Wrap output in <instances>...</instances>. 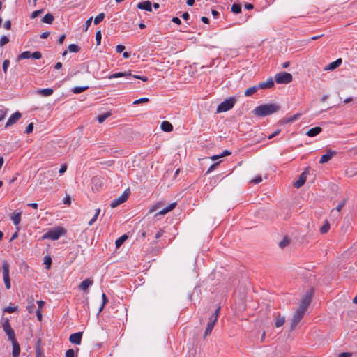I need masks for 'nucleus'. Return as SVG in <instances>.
Returning a JSON list of instances; mask_svg holds the SVG:
<instances>
[{
	"label": "nucleus",
	"instance_id": "nucleus-41",
	"mask_svg": "<svg viewBox=\"0 0 357 357\" xmlns=\"http://www.w3.org/2000/svg\"><path fill=\"white\" fill-rule=\"evenodd\" d=\"M346 204V199H343L339 204H337V207L335 208V210L340 213V211L342 210V208L345 206Z\"/></svg>",
	"mask_w": 357,
	"mask_h": 357
},
{
	"label": "nucleus",
	"instance_id": "nucleus-31",
	"mask_svg": "<svg viewBox=\"0 0 357 357\" xmlns=\"http://www.w3.org/2000/svg\"><path fill=\"white\" fill-rule=\"evenodd\" d=\"M89 89V86H75L74 87L73 89H72V91L74 93H80L84 91H86V89Z\"/></svg>",
	"mask_w": 357,
	"mask_h": 357
},
{
	"label": "nucleus",
	"instance_id": "nucleus-37",
	"mask_svg": "<svg viewBox=\"0 0 357 357\" xmlns=\"http://www.w3.org/2000/svg\"><path fill=\"white\" fill-rule=\"evenodd\" d=\"M231 11L234 13H239L241 11V6L240 4H233L231 6Z\"/></svg>",
	"mask_w": 357,
	"mask_h": 357
},
{
	"label": "nucleus",
	"instance_id": "nucleus-29",
	"mask_svg": "<svg viewBox=\"0 0 357 357\" xmlns=\"http://www.w3.org/2000/svg\"><path fill=\"white\" fill-rule=\"evenodd\" d=\"M30 57H31V52L29 51H25L18 56L17 60L20 61L22 59H29Z\"/></svg>",
	"mask_w": 357,
	"mask_h": 357
},
{
	"label": "nucleus",
	"instance_id": "nucleus-62",
	"mask_svg": "<svg viewBox=\"0 0 357 357\" xmlns=\"http://www.w3.org/2000/svg\"><path fill=\"white\" fill-rule=\"evenodd\" d=\"M280 132V130H277L276 131H275L273 133H272L269 137H268V139H272L273 137H274L275 136L278 135L279 133Z\"/></svg>",
	"mask_w": 357,
	"mask_h": 357
},
{
	"label": "nucleus",
	"instance_id": "nucleus-42",
	"mask_svg": "<svg viewBox=\"0 0 357 357\" xmlns=\"http://www.w3.org/2000/svg\"><path fill=\"white\" fill-rule=\"evenodd\" d=\"M101 39H102V34L101 31H98L96 33V45H99L101 43Z\"/></svg>",
	"mask_w": 357,
	"mask_h": 357
},
{
	"label": "nucleus",
	"instance_id": "nucleus-8",
	"mask_svg": "<svg viewBox=\"0 0 357 357\" xmlns=\"http://www.w3.org/2000/svg\"><path fill=\"white\" fill-rule=\"evenodd\" d=\"M130 194V190L129 189L126 190L121 196H119L118 198L114 199L112 202L110 206L112 208H114L117 207L118 206H119L120 204H121L122 203L125 202L127 200V199L128 198Z\"/></svg>",
	"mask_w": 357,
	"mask_h": 357
},
{
	"label": "nucleus",
	"instance_id": "nucleus-55",
	"mask_svg": "<svg viewBox=\"0 0 357 357\" xmlns=\"http://www.w3.org/2000/svg\"><path fill=\"white\" fill-rule=\"evenodd\" d=\"M211 14L215 20L218 19L220 15V13L218 10H212Z\"/></svg>",
	"mask_w": 357,
	"mask_h": 357
},
{
	"label": "nucleus",
	"instance_id": "nucleus-56",
	"mask_svg": "<svg viewBox=\"0 0 357 357\" xmlns=\"http://www.w3.org/2000/svg\"><path fill=\"white\" fill-rule=\"evenodd\" d=\"M125 50V46L123 45H118L116 47V50L118 53H121Z\"/></svg>",
	"mask_w": 357,
	"mask_h": 357
},
{
	"label": "nucleus",
	"instance_id": "nucleus-46",
	"mask_svg": "<svg viewBox=\"0 0 357 357\" xmlns=\"http://www.w3.org/2000/svg\"><path fill=\"white\" fill-rule=\"evenodd\" d=\"M104 18H105V14L100 13L95 17L93 22H101L104 20Z\"/></svg>",
	"mask_w": 357,
	"mask_h": 357
},
{
	"label": "nucleus",
	"instance_id": "nucleus-1",
	"mask_svg": "<svg viewBox=\"0 0 357 357\" xmlns=\"http://www.w3.org/2000/svg\"><path fill=\"white\" fill-rule=\"evenodd\" d=\"M311 301L312 293L310 291H307L301 299L297 310L292 315L290 326L291 331H293L301 321V320L303 318Z\"/></svg>",
	"mask_w": 357,
	"mask_h": 357
},
{
	"label": "nucleus",
	"instance_id": "nucleus-2",
	"mask_svg": "<svg viewBox=\"0 0 357 357\" xmlns=\"http://www.w3.org/2000/svg\"><path fill=\"white\" fill-rule=\"evenodd\" d=\"M280 107L275 103L261 105L255 108L253 114L257 116H266L278 112Z\"/></svg>",
	"mask_w": 357,
	"mask_h": 357
},
{
	"label": "nucleus",
	"instance_id": "nucleus-22",
	"mask_svg": "<svg viewBox=\"0 0 357 357\" xmlns=\"http://www.w3.org/2000/svg\"><path fill=\"white\" fill-rule=\"evenodd\" d=\"M321 130H322L321 128L318 127V126L314 127V128L310 129L307 131V135L309 137H314V136H317V135H319L321 132Z\"/></svg>",
	"mask_w": 357,
	"mask_h": 357
},
{
	"label": "nucleus",
	"instance_id": "nucleus-25",
	"mask_svg": "<svg viewBox=\"0 0 357 357\" xmlns=\"http://www.w3.org/2000/svg\"><path fill=\"white\" fill-rule=\"evenodd\" d=\"M258 89H259V88H258L257 85L252 86L251 87L248 88L245 91L244 94H245V96H251L252 95L255 93L257 91Z\"/></svg>",
	"mask_w": 357,
	"mask_h": 357
},
{
	"label": "nucleus",
	"instance_id": "nucleus-58",
	"mask_svg": "<svg viewBox=\"0 0 357 357\" xmlns=\"http://www.w3.org/2000/svg\"><path fill=\"white\" fill-rule=\"evenodd\" d=\"M352 354L350 352H342L338 355V357H351Z\"/></svg>",
	"mask_w": 357,
	"mask_h": 357
},
{
	"label": "nucleus",
	"instance_id": "nucleus-16",
	"mask_svg": "<svg viewBox=\"0 0 357 357\" xmlns=\"http://www.w3.org/2000/svg\"><path fill=\"white\" fill-rule=\"evenodd\" d=\"M93 283V281L89 278L82 281L79 285V289L82 291H85Z\"/></svg>",
	"mask_w": 357,
	"mask_h": 357
},
{
	"label": "nucleus",
	"instance_id": "nucleus-49",
	"mask_svg": "<svg viewBox=\"0 0 357 357\" xmlns=\"http://www.w3.org/2000/svg\"><path fill=\"white\" fill-rule=\"evenodd\" d=\"M31 57L35 59H39L42 57V54L40 52L36 51L31 54Z\"/></svg>",
	"mask_w": 357,
	"mask_h": 357
},
{
	"label": "nucleus",
	"instance_id": "nucleus-7",
	"mask_svg": "<svg viewBox=\"0 0 357 357\" xmlns=\"http://www.w3.org/2000/svg\"><path fill=\"white\" fill-rule=\"evenodd\" d=\"M292 79L291 74L287 72H281L275 75V80L278 84H289Z\"/></svg>",
	"mask_w": 357,
	"mask_h": 357
},
{
	"label": "nucleus",
	"instance_id": "nucleus-19",
	"mask_svg": "<svg viewBox=\"0 0 357 357\" xmlns=\"http://www.w3.org/2000/svg\"><path fill=\"white\" fill-rule=\"evenodd\" d=\"M285 322V318L284 316H282L280 314H278L275 317V326L279 328L282 326Z\"/></svg>",
	"mask_w": 357,
	"mask_h": 357
},
{
	"label": "nucleus",
	"instance_id": "nucleus-39",
	"mask_svg": "<svg viewBox=\"0 0 357 357\" xmlns=\"http://www.w3.org/2000/svg\"><path fill=\"white\" fill-rule=\"evenodd\" d=\"M100 213V208L96 209V212L95 215H93V218H91V220L89 222V225H92L96 221Z\"/></svg>",
	"mask_w": 357,
	"mask_h": 357
},
{
	"label": "nucleus",
	"instance_id": "nucleus-4",
	"mask_svg": "<svg viewBox=\"0 0 357 357\" xmlns=\"http://www.w3.org/2000/svg\"><path fill=\"white\" fill-rule=\"evenodd\" d=\"M220 306H219L215 311V312L211 315V317L209 318V321L207 324L206 328L205 330L204 334V338L206 337L207 336L210 335L213 328L214 327V325L215 322L217 321L220 311Z\"/></svg>",
	"mask_w": 357,
	"mask_h": 357
},
{
	"label": "nucleus",
	"instance_id": "nucleus-50",
	"mask_svg": "<svg viewBox=\"0 0 357 357\" xmlns=\"http://www.w3.org/2000/svg\"><path fill=\"white\" fill-rule=\"evenodd\" d=\"M261 181H262L261 176H257L251 181V183H254V184H258V183H261Z\"/></svg>",
	"mask_w": 357,
	"mask_h": 357
},
{
	"label": "nucleus",
	"instance_id": "nucleus-61",
	"mask_svg": "<svg viewBox=\"0 0 357 357\" xmlns=\"http://www.w3.org/2000/svg\"><path fill=\"white\" fill-rule=\"evenodd\" d=\"M50 33L49 31L43 32L40 35V38H43V39L47 38L50 36Z\"/></svg>",
	"mask_w": 357,
	"mask_h": 357
},
{
	"label": "nucleus",
	"instance_id": "nucleus-43",
	"mask_svg": "<svg viewBox=\"0 0 357 357\" xmlns=\"http://www.w3.org/2000/svg\"><path fill=\"white\" fill-rule=\"evenodd\" d=\"M8 42H9V38L6 36H3L0 39V47H3L6 44H7Z\"/></svg>",
	"mask_w": 357,
	"mask_h": 357
},
{
	"label": "nucleus",
	"instance_id": "nucleus-57",
	"mask_svg": "<svg viewBox=\"0 0 357 357\" xmlns=\"http://www.w3.org/2000/svg\"><path fill=\"white\" fill-rule=\"evenodd\" d=\"M133 77L138 79H141L143 82H147L149 80L148 77L146 76H139V75H133Z\"/></svg>",
	"mask_w": 357,
	"mask_h": 357
},
{
	"label": "nucleus",
	"instance_id": "nucleus-12",
	"mask_svg": "<svg viewBox=\"0 0 357 357\" xmlns=\"http://www.w3.org/2000/svg\"><path fill=\"white\" fill-rule=\"evenodd\" d=\"M82 332H77L75 333L70 335L69 337V341L71 343L75 344H80L82 341Z\"/></svg>",
	"mask_w": 357,
	"mask_h": 357
},
{
	"label": "nucleus",
	"instance_id": "nucleus-5",
	"mask_svg": "<svg viewBox=\"0 0 357 357\" xmlns=\"http://www.w3.org/2000/svg\"><path fill=\"white\" fill-rule=\"evenodd\" d=\"M236 102V99L233 97L225 100L218 106L216 111L217 113L225 112L229 111V109L234 107Z\"/></svg>",
	"mask_w": 357,
	"mask_h": 357
},
{
	"label": "nucleus",
	"instance_id": "nucleus-60",
	"mask_svg": "<svg viewBox=\"0 0 357 357\" xmlns=\"http://www.w3.org/2000/svg\"><path fill=\"white\" fill-rule=\"evenodd\" d=\"M66 169H67V165H63L60 167L59 172L61 174H63L66 171Z\"/></svg>",
	"mask_w": 357,
	"mask_h": 357
},
{
	"label": "nucleus",
	"instance_id": "nucleus-52",
	"mask_svg": "<svg viewBox=\"0 0 357 357\" xmlns=\"http://www.w3.org/2000/svg\"><path fill=\"white\" fill-rule=\"evenodd\" d=\"M331 216L334 219H337L340 217V214L335 209H332L331 211Z\"/></svg>",
	"mask_w": 357,
	"mask_h": 357
},
{
	"label": "nucleus",
	"instance_id": "nucleus-45",
	"mask_svg": "<svg viewBox=\"0 0 357 357\" xmlns=\"http://www.w3.org/2000/svg\"><path fill=\"white\" fill-rule=\"evenodd\" d=\"M149 101V100L148 98H139V99H137V100H135L133 102V104L134 105H138V104H140V103L147 102Z\"/></svg>",
	"mask_w": 357,
	"mask_h": 357
},
{
	"label": "nucleus",
	"instance_id": "nucleus-11",
	"mask_svg": "<svg viewBox=\"0 0 357 357\" xmlns=\"http://www.w3.org/2000/svg\"><path fill=\"white\" fill-rule=\"evenodd\" d=\"M22 117V114L20 112H16L13 114L8 119L6 127H9L15 123Z\"/></svg>",
	"mask_w": 357,
	"mask_h": 357
},
{
	"label": "nucleus",
	"instance_id": "nucleus-9",
	"mask_svg": "<svg viewBox=\"0 0 357 357\" xmlns=\"http://www.w3.org/2000/svg\"><path fill=\"white\" fill-rule=\"evenodd\" d=\"M3 328L4 332L7 335L9 340L11 341L13 340H16L15 337V331L12 328L8 319H6L4 321V322L3 324Z\"/></svg>",
	"mask_w": 357,
	"mask_h": 357
},
{
	"label": "nucleus",
	"instance_id": "nucleus-20",
	"mask_svg": "<svg viewBox=\"0 0 357 357\" xmlns=\"http://www.w3.org/2000/svg\"><path fill=\"white\" fill-rule=\"evenodd\" d=\"M131 76H132V75H131L130 72H124V73L119 72V73H114V74L109 75L108 77V78L109 79H112L114 78H119V77H131Z\"/></svg>",
	"mask_w": 357,
	"mask_h": 357
},
{
	"label": "nucleus",
	"instance_id": "nucleus-6",
	"mask_svg": "<svg viewBox=\"0 0 357 357\" xmlns=\"http://www.w3.org/2000/svg\"><path fill=\"white\" fill-rule=\"evenodd\" d=\"M2 269H3V278L5 286L7 289L10 288V279L9 276V271H10V265L7 261L4 260L2 262Z\"/></svg>",
	"mask_w": 357,
	"mask_h": 357
},
{
	"label": "nucleus",
	"instance_id": "nucleus-36",
	"mask_svg": "<svg viewBox=\"0 0 357 357\" xmlns=\"http://www.w3.org/2000/svg\"><path fill=\"white\" fill-rule=\"evenodd\" d=\"M17 306H8L3 309V312L13 313L17 310Z\"/></svg>",
	"mask_w": 357,
	"mask_h": 357
},
{
	"label": "nucleus",
	"instance_id": "nucleus-10",
	"mask_svg": "<svg viewBox=\"0 0 357 357\" xmlns=\"http://www.w3.org/2000/svg\"><path fill=\"white\" fill-rule=\"evenodd\" d=\"M335 151L327 150L326 153L323 155L319 160L320 164H324L329 161L333 156L336 155Z\"/></svg>",
	"mask_w": 357,
	"mask_h": 357
},
{
	"label": "nucleus",
	"instance_id": "nucleus-54",
	"mask_svg": "<svg viewBox=\"0 0 357 357\" xmlns=\"http://www.w3.org/2000/svg\"><path fill=\"white\" fill-rule=\"evenodd\" d=\"M7 115V109H0V121H2Z\"/></svg>",
	"mask_w": 357,
	"mask_h": 357
},
{
	"label": "nucleus",
	"instance_id": "nucleus-64",
	"mask_svg": "<svg viewBox=\"0 0 357 357\" xmlns=\"http://www.w3.org/2000/svg\"><path fill=\"white\" fill-rule=\"evenodd\" d=\"M36 315H37L38 319L39 321H41V319H42V312H41L40 310H38L36 311Z\"/></svg>",
	"mask_w": 357,
	"mask_h": 357
},
{
	"label": "nucleus",
	"instance_id": "nucleus-47",
	"mask_svg": "<svg viewBox=\"0 0 357 357\" xmlns=\"http://www.w3.org/2000/svg\"><path fill=\"white\" fill-rule=\"evenodd\" d=\"M9 64H10V61L8 59H6L3 63V66H2V68H3V70L5 73H6L7 72V69L9 66Z\"/></svg>",
	"mask_w": 357,
	"mask_h": 357
},
{
	"label": "nucleus",
	"instance_id": "nucleus-21",
	"mask_svg": "<svg viewBox=\"0 0 357 357\" xmlns=\"http://www.w3.org/2000/svg\"><path fill=\"white\" fill-rule=\"evenodd\" d=\"M161 129L165 132H171L173 130V126L167 121H164L161 123Z\"/></svg>",
	"mask_w": 357,
	"mask_h": 357
},
{
	"label": "nucleus",
	"instance_id": "nucleus-18",
	"mask_svg": "<svg viewBox=\"0 0 357 357\" xmlns=\"http://www.w3.org/2000/svg\"><path fill=\"white\" fill-rule=\"evenodd\" d=\"M342 62V59H337L336 61L330 63L327 66H326L325 70H334V69L337 68V67H339L341 65Z\"/></svg>",
	"mask_w": 357,
	"mask_h": 357
},
{
	"label": "nucleus",
	"instance_id": "nucleus-26",
	"mask_svg": "<svg viewBox=\"0 0 357 357\" xmlns=\"http://www.w3.org/2000/svg\"><path fill=\"white\" fill-rule=\"evenodd\" d=\"M54 91L52 89H43L38 91V93L43 96H50L53 93Z\"/></svg>",
	"mask_w": 357,
	"mask_h": 357
},
{
	"label": "nucleus",
	"instance_id": "nucleus-15",
	"mask_svg": "<svg viewBox=\"0 0 357 357\" xmlns=\"http://www.w3.org/2000/svg\"><path fill=\"white\" fill-rule=\"evenodd\" d=\"M13 344V356L19 357L20 353V347L16 340H11Z\"/></svg>",
	"mask_w": 357,
	"mask_h": 357
},
{
	"label": "nucleus",
	"instance_id": "nucleus-28",
	"mask_svg": "<svg viewBox=\"0 0 357 357\" xmlns=\"http://www.w3.org/2000/svg\"><path fill=\"white\" fill-rule=\"evenodd\" d=\"M127 238H128V236L126 234L119 237L118 239L116 240V242H115L116 247L117 248H120Z\"/></svg>",
	"mask_w": 357,
	"mask_h": 357
},
{
	"label": "nucleus",
	"instance_id": "nucleus-32",
	"mask_svg": "<svg viewBox=\"0 0 357 357\" xmlns=\"http://www.w3.org/2000/svg\"><path fill=\"white\" fill-rule=\"evenodd\" d=\"M110 115H111L110 112H107V113L99 115L98 116V122L100 123H103L106 120V119H107L109 116H110Z\"/></svg>",
	"mask_w": 357,
	"mask_h": 357
},
{
	"label": "nucleus",
	"instance_id": "nucleus-44",
	"mask_svg": "<svg viewBox=\"0 0 357 357\" xmlns=\"http://www.w3.org/2000/svg\"><path fill=\"white\" fill-rule=\"evenodd\" d=\"M34 307H35V305L33 303V299L31 298V301L29 302V305L27 307L29 312V313H33Z\"/></svg>",
	"mask_w": 357,
	"mask_h": 357
},
{
	"label": "nucleus",
	"instance_id": "nucleus-17",
	"mask_svg": "<svg viewBox=\"0 0 357 357\" xmlns=\"http://www.w3.org/2000/svg\"><path fill=\"white\" fill-rule=\"evenodd\" d=\"M137 8L141 10L151 11L152 9V4L149 1H145L137 4Z\"/></svg>",
	"mask_w": 357,
	"mask_h": 357
},
{
	"label": "nucleus",
	"instance_id": "nucleus-48",
	"mask_svg": "<svg viewBox=\"0 0 357 357\" xmlns=\"http://www.w3.org/2000/svg\"><path fill=\"white\" fill-rule=\"evenodd\" d=\"M33 123H30L28 126L26 127V130H25V132L27 133V134H30L33 132Z\"/></svg>",
	"mask_w": 357,
	"mask_h": 357
},
{
	"label": "nucleus",
	"instance_id": "nucleus-27",
	"mask_svg": "<svg viewBox=\"0 0 357 357\" xmlns=\"http://www.w3.org/2000/svg\"><path fill=\"white\" fill-rule=\"evenodd\" d=\"M301 116V114L300 113H296L294 115H293L292 116L289 117V118H287V119H284V122L285 123H291L294 121H296L297 119H298Z\"/></svg>",
	"mask_w": 357,
	"mask_h": 357
},
{
	"label": "nucleus",
	"instance_id": "nucleus-63",
	"mask_svg": "<svg viewBox=\"0 0 357 357\" xmlns=\"http://www.w3.org/2000/svg\"><path fill=\"white\" fill-rule=\"evenodd\" d=\"M37 304L38 305V310H40L45 305V302L43 301H38Z\"/></svg>",
	"mask_w": 357,
	"mask_h": 357
},
{
	"label": "nucleus",
	"instance_id": "nucleus-24",
	"mask_svg": "<svg viewBox=\"0 0 357 357\" xmlns=\"http://www.w3.org/2000/svg\"><path fill=\"white\" fill-rule=\"evenodd\" d=\"M22 212L17 213H13L10 215V218L13 220L15 225H18L21 221Z\"/></svg>",
	"mask_w": 357,
	"mask_h": 357
},
{
	"label": "nucleus",
	"instance_id": "nucleus-59",
	"mask_svg": "<svg viewBox=\"0 0 357 357\" xmlns=\"http://www.w3.org/2000/svg\"><path fill=\"white\" fill-rule=\"evenodd\" d=\"M160 206V203H157L155 205H154L150 210L149 213H153V211L158 209Z\"/></svg>",
	"mask_w": 357,
	"mask_h": 357
},
{
	"label": "nucleus",
	"instance_id": "nucleus-13",
	"mask_svg": "<svg viewBox=\"0 0 357 357\" xmlns=\"http://www.w3.org/2000/svg\"><path fill=\"white\" fill-rule=\"evenodd\" d=\"M257 86L259 89H271L274 86V81L272 77H269L266 81L260 82Z\"/></svg>",
	"mask_w": 357,
	"mask_h": 357
},
{
	"label": "nucleus",
	"instance_id": "nucleus-30",
	"mask_svg": "<svg viewBox=\"0 0 357 357\" xmlns=\"http://www.w3.org/2000/svg\"><path fill=\"white\" fill-rule=\"evenodd\" d=\"M54 20V16L50 13H47L43 17L41 22H52Z\"/></svg>",
	"mask_w": 357,
	"mask_h": 357
},
{
	"label": "nucleus",
	"instance_id": "nucleus-14",
	"mask_svg": "<svg viewBox=\"0 0 357 357\" xmlns=\"http://www.w3.org/2000/svg\"><path fill=\"white\" fill-rule=\"evenodd\" d=\"M307 173L305 172H303L300 176L299 178L294 183V186L296 188H300L301 186L303 185V184L306 181L307 178Z\"/></svg>",
	"mask_w": 357,
	"mask_h": 357
},
{
	"label": "nucleus",
	"instance_id": "nucleus-33",
	"mask_svg": "<svg viewBox=\"0 0 357 357\" xmlns=\"http://www.w3.org/2000/svg\"><path fill=\"white\" fill-rule=\"evenodd\" d=\"M68 50L70 52L77 53L80 50V47L76 44H70L68 46Z\"/></svg>",
	"mask_w": 357,
	"mask_h": 357
},
{
	"label": "nucleus",
	"instance_id": "nucleus-38",
	"mask_svg": "<svg viewBox=\"0 0 357 357\" xmlns=\"http://www.w3.org/2000/svg\"><path fill=\"white\" fill-rule=\"evenodd\" d=\"M52 264V259L50 256H45L44 258V264L46 266V268L49 269Z\"/></svg>",
	"mask_w": 357,
	"mask_h": 357
},
{
	"label": "nucleus",
	"instance_id": "nucleus-23",
	"mask_svg": "<svg viewBox=\"0 0 357 357\" xmlns=\"http://www.w3.org/2000/svg\"><path fill=\"white\" fill-rule=\"evenodd\" d=\"M176 203L173 202V203L170 204L167 207L160 211L157 213V215H165V214L167 213L168 212L171 211L172 210H173L176 207Z\"/></svg>",
	"mask_w": 357,
	"mask_h": 357
},
{
	"label": "nucleus",
	"instance_id": "nucleus-53",
	"mask_svg": "<svg viewBox=\"0 0 357 357\" xmlns=\"http://www.w3.org/2000/svg\"><path fill=\"white\" fill-rule=\"evenodd\" d=\"M43 10H35L31 14V18L33 19L35 17H36L37 16L40 15L42 13H43Z\"/></svg>",
	"mask_w": 357,
	"mask_h": 357
},
{
	"label": "nucleus",
	"instance_id": "nucleus-34",
	"mask_svg": "<svg viewBox=\"0 0 357 357\" xmlns=\"http://www.w3.org/2000/svg\"><path fill=\"white\" fill-rule=\"evenodd\" d=\"M330 229V224L326 221L324 225L320 228V233L324 234L328 232Z\"/></svg>",
	"mask_w": 357,
	"mask_h": 357
},
{
	"label": "nucleus",
	"instance_id": "nucleus-3",
	"mask_svg": "<svg viewBox=\"0 0 357 357\" xmlns=\"http://www.w3.org/2000/svg\"><path fill=\"white\" fill-rule=\"evenodd\" d=\"M66 234V229L63 227H57L50 229L43 236V239H51L53 241L59 239L61 236Z\"/></svg>",
	"mask_w": 357,
	"mask_h": 357
},
{
	"label": "nucleus",
	"instance_id": "nucleus-35",
	"mask_svg": "<svg viewBox=\"0 0 357 357\" xmlns=\"http://www.w3.org/2000/svg\"><path fill=\"white\" fill-rule=\"evenodd\" d=\"M290 243V240L287 237H284L280 243L279 246L281 248H284L287 246Z\"/></svg>",
	"mask_w": 357,
	"mask_h": 357
},
{
	"label": "nucleus",
	"instance_id": "nucleus-40",
	"mask_svg": "<svg viewBox=\"0 0 357 357\" xmlns=\"http://www.w3.org/2000/svg\"><path fill=\"white\" fill-rule=\"evenodd\" d=\"M102 305L100 306V307L99 309V312H100L102 310V309L104 308L105 305L109 301L108 298H107L106 295L104 293L102 294Z\"/></svg>",
	"mask_w": 357,
	"mask_h": 357
},
{
	"label": "nucleus",
	"instance_id": "nucleus-51",
	"mask_svg": "<svg viewBox=\"0 0 357 357\" xmlns=\"http://www.w3.org/2000/svg\"><path fill=\"white\" fill-rule=\"evenodd\" d=\"M66 357H75V351L73 349H69L66 352Z\"/></svg>",
	"mask_w": 357,
	"mask_h": 357
}]
</instances>
